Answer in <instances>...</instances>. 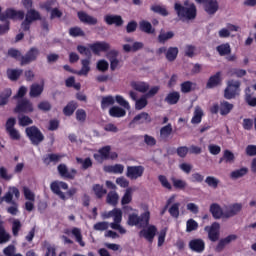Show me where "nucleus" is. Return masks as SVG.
Listing matches in <instances>:
<instances>
[{
	"label": "nucleus",
	"mask_w": 256,
	"mask_h": 256,
	"mask_svg": "<svg viewBox=\"0 0 256 256\" xmlns=\"http://www.w3.org/2000/svg\"><path fill=\"white\" fill-rule=\"evenodd\" d=\"M244 93L245 102L250 107H256V97H253V91L251 90V87H246Z\"/></svg>",
	"instance_id": "nucleus-31"
},
{
	"label": "nucleus",
	"mask_w": 256,
	"mask_h": 256,
	"mask_svg": "<svg viewBox=\"0 0 256 256\" xmlns=\"http://www.w3.org/2000/svg\"><path fill=\"white\" fill-rule=\"evenodd\" d=\"M219 229H221V226L217 222L212 223L211 226L205 227V231H208L210 241L215 242L219 240Z\"/></svg>",
	"instance_id": "nucleus-18"
},
{
	"label": "nucleus",
	"mask_w": 256,
	"mask_h": 256,
	"mask_svg": "<svg viewBox=\"0 0 256 256\" xmlns=\"http://www.w3.org/2000/svg\"><path fill=\"white\" fill-rule=\"evenodd\" d=\"M14 111L15 113H33V103L27 98H22L18 100Z\"/></svg>",
	"instance_id": "nucleus-11"
},
{
	"label": "nucleus",
	"mask_w": 256,
	"mask_h": 256,
	"mask_svg": "<svg viewBox=\"0 0 256 256\" xmlns=\"http://www.w3.org/2000/svg\"><path fill=\"white\" fill-rule=\"evenodd\" d=\"M234 107L235 105L231 104L229 101L222 100L220 104L215 103L211 106L210 113H212V115L220 113L222 117H227V115L233 111Z\"/></svg>",
	"instance_id": "nucleus-5"
},
{
	"label": "nucleus",
	"mask_w": 256,
	"mask_h": 256,
	"mask_svg": "<svg viewBox=\"0 0 256 256\" xmlns=\"http://www.w3.org/2000/svg\"><path fill=\"white\" fill-rule=\"evenodd\" d=\"M104 171L106 173H114L115 175H121L123 174V171H125V166H123L122 164H115V165H110V166H106L104 168Z\"/></svg>",
	"instance_id": "nucleus-32"
},
{
	"label": "nucleus",
	"mask_w": 256,
	"mask_h": 256,
	"mask_svg": "<svg viewBox=\"0 0 256 256\" xmlns=\"http://www.w3.org/2000/svg\"><path fill=\"white\" fill-rule=\"evenodd\" d=\"M111 154V146H103L98 150V153H95L93 155L95 161H98V163H103V161H108L109 155Z\"/></svg>",
	"instance_id": "nucleus-14"
},
{
	"label": "nucleus",
	"mask_w": 256,
	"mask_h": 256,
	"mask_svg": "<svg viewBox=\"0 0 256 256\" xmlns=\"http://www.w3.org/2000/svg\"><path fill=\"white\" fill-rule=\"evenodd\" d=\"M89 49L92 50L94 55H99L100 53H107L111 49V45L107 42H95L89 45Z\"/></svg>",
	"instance_id": "nucleus-13"
},
{
	"label": "nucleus",
	"mask_w": 256,
	"mask_h": 256,
	"mask_svg": "<svg viewBox=\"0 0 256 256\" xmlns=\"http://www.w3.org/2000/svg\"><path fill=\"white\" fill-rule=\"evenodd\" d=\"M23 75L22 69H8L7 70V77L10 81H17L19 77Z\"/></svg>",
	"instance_id": "nucleus-46"
},
{
	"label": "nucleus",
	"mask_w": 256,
	"mask_h": 256,
	"mask_svg": "<svg viewBox=\"0 0 256 256\" xmlns=\"http://www.w3.org/2000/svg\"><path fill=\"white\" fill-rule=\"evenodd\" d=\"M1 18L4 19V21H7V19H19L20 21H23V19H25V12L21 10L16 11L13 8H7L5 10V15Z\"/></svg>",
	"instance_id": "nucleus-15"
},
{
	"label": "nucleus",
	"mask_w": 256,
	"mask_h": 256,
	"mask_svg": "<svg viewBox=\"0 0 256 256\" xmlns=\"http://www.w3.org/2000/svg\"><path fill=\"white\" fill-rule=\"evenodd\" d=\"M221 83H223V79L221 78V72H216L208 79L206 83V89H215V87H219Z\"/></svg>",
	"instance_id": "nucleus-21"
},
{
	"label": "nucleus",
	"mask_w": 256,
	"mask_h": 256,
	"mask_svg": "<svg viewBox=\"0 0 256 256\" xmlns=\"http://www.w3.org/2000/svg\"><path fill=\"white\" fill-rule=\"evenodd\" d=\"M243 209V205L235 203L229 207L228 210L224 212V217L229 219V217H235Z\"/></svg>",
	"instance_id": "nucleus-27"
},
{
	"label": "nucleus",
	"mask_w": 256,
	"mask_h": 256,
	"mask_svg": "<svg viewBox=\"0 0 256 256\" xmlns=\"http://www.w3.org/2000/svg\"><path fill=\"white\" fill-rule=\"evenodd\" d=\"M139 29L142 31V33H147V35L155 34V28H153L151 22L147 20H142L139 22Z\"/></svg>",
	"instance_id": "nucleus-28"
},
{
	"label": "nucleus",
	"mask_w": 256,
	"mask_h": 256,
	"mask_svg": "<svg viewBox=\"0 0 256 256\" xmlns=\"http://www.w3.org/2000/svg\"><path fill=\"white\" fill-rule=\"evenodd\" d=\"M203 7L207 15H215V13L219 11V2H217V0H208L203 4Z\"/></svg>",
	"instance_id": "nucleus-23"
},
{
	"label": "nucleus",
	"mask_w": 256,
	"mask_h": 256,
	"mask_svg": "<svg viewBox=\"0 0 256 256\" xmlns=\"http://www.w3.org/2000/svg\"><path fill=\"white\" fill-rule=\"evenodd\" d=\"M150 9H151V11H153V13H157L158 15H161L162 17H167L169 15V11H167V8H165V6L152 5Z\"/></svg>",
	"instance_id": "nucleus-52"
},
{
	"label": "nucleus",
	"mask_w": 256,
	"mask_h": 256,
	"mask_svg": "<svg viewBox=\"0 0 256 256\" xmlns=\"http://www.w3.org/2000/svg\"><path fill=\"white\" fill-rule=\"evenodd\" d=\"M241 95V81L239 80H228L226 88L224 89V99L231 101Z\"/></svg>",
	"instance_id": "nucleus-4"
},
{
	"label": "nucleus",
	"mask_w": 256,
	"mask_h": 256,
	"mask_svg": "<svg viewBox=\"0 0 256 256\" xmlns=\"http://www.w3.org/2000/svg\"><path fill=\"white\" fill-rule=\"evenodd\" d=\"M50 189L52 192H54L55 195H58V197H60L62 201H65V199H67V197L65 196V193L61 191V189H64V191H67V189H69V184H67V182L53 181L50 184Z\"/></svg>",
	"instance_id": "nucleus-8"
},
{
	"label": "nucleus",
	"mask_w": 256,
	"mask_h": 256,
	"mask_svg": "<svg viewBox=\"0 0 256 256\" xmlns=\"http://www.w3.org/2000/svg\"><path fill=\"white\" fill-rule=\"evenodd\" d=\"M205 183L208 184V187H212V189H217V187H219V179L213 176H207Z\"/></svg>",
	"instance_id": "nucleus-64"
},
{
	"label": "nucleus",
	"mask_w": 256,
	"mask_h": 256,
	"mask_svg": "<svg viewBox=\"0 0 256 256\" xmlns=\"http://www.w3.org/2000/svg\"><path fill=\"white\" fill-rule=\"evenodd\" d=\"M174 10L181 21H193L197 17V6L194 3L185 2L184 6L176 2Z\"/></svg>",
	"instance_id": "nucleus-1"
},
{
	"label": "nucleus",
	"mask_w": 256,
	"mask_h": 256,
	"mask_svg": "<svg viewBox=\"0 0 256 256\" xmlns=\"http://www.w3.org/2000/svg\"><path fill=\"white\" fill-rule=\"evenodd\" d=\"M131 87L139 93H147L149 91V83L147 82H132Z\"/></svg>",
	"instance_id": "nucleus-41"
},
{
	"label": "nucleus",
	"mask_w": 256,
	"mask_h": 256,
	"mask_svg": "<svg viewBox=\"0 0 256 256\" xmlns=\"http://www.w3.org/2000/svg\"><path fill=\"white\" fill-rule=\"evenodd\" d=\"M216 51L220 57H227L231 55V44L223 43L216 47Z\"/></svg>",
	"instance_id": "nucleus-30"
},
{
	"label": "nucleus",
	"mask_w": 256,
	"mask_h": 256,
	"mask_svg": "<svg viewBox=\"0 0 256 256\" xmlns=\"http://www.w3.org/2000/svg\"><path fill=\"white\" fill-rule=\"evenodd\" d=\"M63 157L64 155L51 153L44 156L42 161L44 165H51V163H59Z\"/></svg>",
	"instance_id": "nucleus-26"
},
{
	"label": "nucleus",
	"mask_w": 256,
	"mask_h": 256,
	"mask_svg": "<svg viewBox=\"0 0 256 256\" xmlns=\"http://www.w3.org/2000/svg\"><path fill=\"white\" fill-rule=\"evenodd\" d=\"M110 117L121 118L127 115V111L119 106H113L109 109Z\"/></svg>",
	"instance_id": "nucleus-33"
},
{
	"label": "nucleus",
	"mask_w": 256,
	"mask_h": 256,
	"mask_svg": "<svg viewBox=\"0 0 256 256\" xmlns=\"http://www.w3.org/2000/svg\"><path fill=\"white\" fill-rule=\"evenodd\" d=\"M13 195L16 199H19V197H21V192L19 191V188L10 186L5 195L0 198V205L3 203V201L5 203L14 205L7 208V213H10V215H17L19 209L17 208V202L13 200Z\"/></svg>",
	"instance_id": "nucleus-2"
},
{
	"label": "nucleus",
	"mask_w": 256,
	"mask_h": 256,
	"mask_svg": "<svg viewBox=\"0 0 256 256\" xmlns=\"http://www.w3.org/2000/svg\"><path fill=\"white\" fill-rule=\"evenodd\" d=\"M44 247L46 248V253L44 256H57V249L55 245H51L49 242H44Z\"/></svg>",
	"instance_id": "nucleus-61"
},
{
	"label": "nucleus",
	"mask_w": 256,
	"mask_h": 256,
	"mask_svg": "<svg viewBox=\"0 0 256 256\" xmlns=\"http://www.w3.org/2000/svg\"><path fill=\"white\" fill-rule=\"evenodd\" d=\"M181 207V203L176 202L170 206L168 209V213L170 216L173 217V219H179V208Z\"/></svg>",
	"instance_id": "nucleus-54"
},
{
	"label": "nucleus",
	"mask_w": 256,
	"mask_h": 256,
	"mask_svg": "<svg viewBox=\"0 0 256 256\" xmlns=\"http://www.w3.org/2000/svg\"><path fill=\"white\" fill-rule=\"evenodd\" d=\"M171 181L174 189H177L179 191H185V189H187V182L185 180L172 177Z\"/></svg>",
	"instance_id": "nucleus-45"
},
{
	"label": "nucleus",
	"mask_w": 256,
	"mask_h": 256,
	"mask_svg": "<svg viewBox=\"0 0 256 256\" xmlns=\"http://www.w3.org/2000/svg\"><path fill=\"white\" fill-rule=\"evenodd\" d=\"M77 107H79V105L77 104V102L75 101H70L68 102V104L63 108V114L66 117H71V115H73V113H75V111L77 110Z\"/></svg>",
	"instance_id": "nucleus-37"
},
{
	"label": "nucleus",
	"mask_w": 256,
	"mask_h": 256,
	"mask_svg": "<svg viewBox=\"0 0 256 256\" xmlns=\"http://www.w3.org/2000/svg\"><path fill=\"white\" fill-rule=\"evenodd\" d=\"M106 217H113L115 223H121L123 220V212L119 208H114L112 211L108 212Z\"/></svg>",
	"instance_id": "nucleus-38"
},
{
	"label": "nucleus",
	"mask_w": 256,
	"mask_h": 256,
	"mask_svg": "<svg viewBox=\"0 0 256 256\" xmlns=\"http://www.w3.org/2000/svg\"><path fill=\"white\" fill-rule=\"evenodd\" d=\"M81 70L78 72V75H89V71H91V58H85L81 60Z\"/></svg>",
	"instance_id": "nucleus-35"
},
{
	"label": "nucleus",
	"mask_w": 256,
	"mask_h": 256,
	"mask_svg": "<svg viewBox=\"0 0 256 256\" xmlns=\"http://www.w3.org/2000/svg\"><path fill=\"white\" fill-rule=\"evenodd\" d=\"M129 97L132 99V101L135 102V109L136 111H141V109H145L146 105H148L147 97L142 96L141 98L137 99V94L134 91L129 92Z\"/></svg>",
	"instance_id": "nucleus-17"
},
{
	"label": "nucleus",
	"mask_w": 256,
	"mask_h": 256,
	"mask_svg": "<svg viewBox=\"0 0 256 256\" xmlns=\"http://www.w3.org/2000/svg\"><path fill=\"white\" fill-rule=\"evenodd\" d=\"M57 4V0H47L46 2L40 4V9H45L48 13L53 11V7Z\"/></svg>",
	"instance_id": "nucleus-62"
},
{
	"label": "nucleus",
	"mask_w": 256,
	"mask_h": 256,
	"mask_svg": "<svg viewBox=\"0 0 256 256\" xmlns=\"http://www.w3.org/2000/svg\"><path fill=\"white\" fill-rule=\"evenodd\" d=\"M149 221H151V212L147 210L140 216L137 213L129 214L127 224L130 227H139L140 229H143L149 226Z\"/></svg>",
	"instance_id": "nucleus-3"
},
{
	"label": "nucleus",
	"mask_w": 256,
	"mask_h": 256,
	"mask_svg": "<svg viewBox=\"0 0 256 256\" xmlns=\"http://www.w3.org/2000/svg\"><path fill=\"white\" fill-rule=\"evenodd\" d=\"M143 173H145V167L141 165L127 166L126 177L131 181H136V179L143 177Z\"/></svg>",
	"instance_id": "nucleus-10"
},
{
	"label": "nucleus",
	"mask_w": 256,
	"mask_h": 256,
	"mask_svg": "<svg viewBox=\"0 0 256 256\" xmlns=\"http://www.w3.org/2000/svg\"><path fill=\"white\" fill-rule=\"evenodd\" d=\"M77 163L82 165L83 171H87V169H91L93 167V160H91L89 157L83 159V158H76Z\"/></svg>",
	"instance_id": "nucleus-51"
},
{
	"label": "nucleus",
	"mask_w": 256,
	"mask_h": 256,
	"mask_svg": "<svg viewBox=\"0 0 256 256\" xmlns=\"http://www.w3.org/2000/svg\"><path fill=\"white\" fill-rule=\"evenodd\" d=\"M197 84L191 81H185L180 84L181 93H191V91H195V87Z\"/></svg>",
	"instance_id": "nucleus-47"
},
{
	"label": "nucleus",
	"mask_w": 256,
	"mask_h": 256,
	"mask_svg": "<svg viewBox=\"0 0 256 256\" xmlns=\"http://www.w3.org/2000/svg\"><path fill=\"white\" fill-rule=\"evenodd\" d=\"M97 199H103L105 195H107V189L103 187L101 184H94L92 187Z\"/></svg>",
	"instance_id": "nucleus-44"
},
{
	"label": "nucleus",
	"mask_w": 256,
	"mask_h": 256,
	"mask_svg": "<svg viewBox=\"0 0 256 256\" xmlns=\"http://www.w3.org/2000/svg\"><path fill=\"white\" fill-rule=\"evenodd\" d=\"M179 55V48L177 47H169L166 50V59L167 61H169L170 63H173V61H175V59H177V56Z\"/></svg>",
	"instance_id": "nucleus-42"
},
{
	"label": "nucleus",
	"mask_w": 256,
	"mask_h": 256,
	"mask_svg": "<svg viewBox=\"0 0 256 256\" xmlns=\"http://www.w3.org/2000/svg\"><path fill=\"white\" fill-rule=\"evenodd\" d=\"M249 170L247 168H240L238 170H234L231 172V179H241V177H245V174L248 173Z\"/></svg>",
	"instance_id": "nucleus-58"
},
{
	"label": "nucleus",
	"mask_w": 256,
	"mask_h": 256,
	"mask_svg": "<svg viewBox=\"0 0 256 256\" xmlns=\"http://www.w3.org/2000/svg\"><path fill=\"white\" fill-rule=\"evenodd\" d=\"M210 213L214 217V219H221L225 213H223V209L217 203H213L210 205Z\"/></svg>",
	"instance_id": "nucleus-36"
},
{
	"label": "nucleus",
	"mask_w": 256,
	"mask_h": 256,
	"mask_svg": "<svg viewBox=\"0 0 256 256\" xmlns=\"http://www.w3.org/2000/svg\"><path fill=\"white\" fill-rule=\"evenodd\" d=\"M70 37H74V38H77V37H85V31H83V29L79 26H74V27H71L68 31Z\"/></svg>",
	"instance_id": "nucleus-49"
},
{
	"label": "nucleus",
	"mask_w": 256,
	"mask_h": 256,
	"mask_svg": "<svg viewBox=\"0 0 256 256\" xmlns=\"http://www.w3.org/2000/svg\"><path fill=\"white\" fill-rule=\"evenodd\" d=\"M151 121L152 119L149 113L141 112L133 118L132 123H136V125H149Z\"/></svg>",
	"instance_id": "nucleus-22"
},
{
	"label": "nucleus",
	"mask_w": 256,
	"mask_h": 256,
	"mask_svg": "<svg viewBox=\"0 0 256 256\" xmlns=\"http://www.w3.org/2000/svg\"><path fill=\"white\" fill-rule=\"evenodd\" d=\"M111 105H115V98L111 95L102 97L101 100V109H107V107H111Z\"/></svg>",
	"instance_id": "nucleus-53"
},
{
	"label": "nucleus",
	"mask_w": 256,
	"mask_h": 256,
	"mask_svg": "<svg viewBox=\"0 0 256 256\" xmlns=\"http://www.w3.org/2000/svg\"><path fill=\"white\" fill-rule=\"evenodd\" d=\"M25 133L29 140L31 141L32 145H39L45 141V136L43 132L39 130L37 126H30L25 129Z\"/></svg>",
	"instance_id": "nucleus-6"
},
{
	"label": "nucleus",
	"mask_w": 256,
	"mask_h": 256,
	"mask_svg": "<svg viewBox=\"0 0 256 256\" xmlns=\"http://www.w3.org/2000/svg\"><path fill=\"white\" fill-rule=\"evenodd\" d=\"M11 239V235L5 231V226H3V221L0 220V245L7 243Z\"/></svg>",
	"instance_id": "nucleus-48"
},
{
	"label": "nucleus",
	"mask_w": 256,
	"mask_h": 256,
	"mask_svg": "<svg viewBox=\"0 0 256 256\" xmlns=\"http://www.w3.org/2000/svg\"><path fill=\"white\" fill-rule=\"evenodd\" d=\"M77 17L81 23H84L85 25H97L98 20L97 18L87 14L85 11H79L77 12Z\"/></svg>",
	"instance_id": "nucleus-19"
},
{
	"label": "nucleus",
	"mask_w": 256,
	"mask_h": 256,
	"mask_svg": "<svg viewBox=\"0 0 256 256\" xmlns=\"http://www.w3.org/2000/svg\"><path fill=\"white\" fill-rule=\"evenodd\" d=\"M39 55H41V52L39 51V48L37 47H31L24 56L21 57V65H29L33 62H35Z\"/></svg>",
	"instance_id": "nucleus-9"
},
{
	"label": "nucleus",
	"mask_w": 256,
	"mask_h": 256,
	"mask_svg": "<svg viewBox=\"0 0 256 256\" xmlns=\"http://www.w3.org/2000/svg\"><path fill=\"white\" fill-rule=\"evenodd\" d=\"M158 181L164 189H167L168 191H173V185H171V182H169V180L167 179V176L159 175Z\"/></svg>",
	"instance_id": "nucleus-56"
},
{
	"label": "nucleus",
	"mask_w": 256,
	"mask_h": 256,
	"mask_svg": "<svg viewBox=\"0 0 256 256\" xmlns=\"http://www.w3.org/2000/svg\"><path fill=\"white\" fill-rule=\"evenodd\" d=\"M104 21L107 25H116V27H121L124 23L123 18L119 15H106Z\"/></svg>",
	"instance_id": "nucleus-25"
},
{
	"label": "nucleus",
	"mask_w": 256,
	"mask_h": 256,
	"mask_svg": "<svg viewBox=\"0 0 256 256\" xmlns=\"http://www.w3.org/2000/svg\"><path fill=\"white\" fill-rule=\"evenodd\" d=\"M179 99H181V94L177 91H173L167 94L164 101L168 105H177L179 103Z\"/></svg>",
	"instance_id": "nucleus-29"
},
{
	"label": "nucleus",
	"mask_w": 256,
	"mask_h": 256,
	"mask_svg": "<svg viewBox=\"0 0 256 256\" xmlns=\"http://www.w3.org/2000/svg\"><path fill=\"white\" fill-rule=\"evenodd\" d=\"M173 133V126L171 125V123L167 124L166 126H163L160 129V137H162V139H168V137Z\"/></svg>",
	"instance_id": "nucleus-55"
},
{
	"label": "nucleus",
	"mask_w": 256,
	"mask_h": 256,
	"mask_svg": "<svg viewBox=\"0 0 256 256\" xmlns=\"http://www.w3.org/2000/svg\"><path fill=\"white\" fill-rule=\"evenodd\" d=\"M43 89H44L43 85H40L37 83L32 84L30 86V93H29L30 97H33V98L40 97V95L43 93Z\"/></svg>",
	"instance_id": "nucleus-43"
},
{
	"label": "nucleus",
	"mask_w": 256,
	"mask_h": 256,
	"mask_svg": "<svg viewBox=\"0 0 256 256\" xmlns=\"http://www.w3.org/2000/svg\"><path fill=\"white\" fill-rule=\"evenodd\" d=\"M12 91L10 88L5 89L1 94H0V106L7 105L9 101V97H11Z\"/></svg>",
	"instance_id": "nucleus-57"
},
{
	"label": "nucleus",
	"mask_w": 256,
	"mask_h": 256,
	"mask_svg": "<svg viewBox=\"0 0 256 256\" xmlns=\"http://www.w3.org/2000/svg\"><path fill=\"white\" fill-rule=\"evenodd\" d=\"M8 57H12V59H16V61H20V65H21V58L23 57L21 55V51L15 48H10L8 50Z\"/></svg>",
	"instance_id": "nucleus-63"
},
{
	"label": "nucleus",
	"mask_w": 256,
	"mask_h": 256,
	"mask_svg": "<svg viewBox=\"0 0 256 256\" xmlns=\"http://www.w3.org/2000/svg\"><path fill=\"white\" fill-rule=\"evenodd\" d=\"M232 241H237V235L230 234L227 237L220 239L215 248L216 253H221V251L225 249V246L229 245V243H232Z\"/></svg>",
	"instance_id": "nucleus-20"
},
{
	"label": "nucleus",
	"mask_w": 256,
	"mask_h": 256,
	"mask_svg": "<svg viewBox=\"0 0 256 256\" xmlns=\"http://www.w3.org/2000/svg\"><path fill=\"white\" fill-rule=\"evenodd\" d=\"M203 121V109L201 107L197 106L194 110V115L191 119L192 125H199Z\"/></svg>",
	"instance_id": "nucleus-40"
},
{
	"label": "nucleus",
	"mask_w": 256,
	"mask_h": 256,
	"mask_svg": "<svg viewBox=\"0 0 256 256\" xmlns=\"http://www.w3.org/2000/svg\"><path fill=\"white\" fill-rule=\"evenodd\" d=\"M155 235H157V227L155 225H150L147 229H143L139 233V236L144 237L148 243H153Z\"/></svg>",
	"instance_id": "nucleus-16"
},
{
	"label": "nucleus",
	"mask_w": 256,
	"mask_h": 256,
	"mask_svg": "<svg viewBox=\"0 0 256 256\" xmlns=\"http://www.w3.org/2000/svg\"><path fill=\"white\" fill-rule=\"evenodd\" d=\"M57 171H58L60 177H62L63 179L73 180V179H75V177H77V169L71 168L69 170V168H67L66 164H59L57 166Z\"/></svg>",
	"instance_id": "nucleus-12"
},
{
	"label": "nucleus",
	"mask_w": 256,
	"mask_h": 256,
	"mask_svg": "<svg viewBox=\"0 0 256 256\" xmlns=\"http://www.w3.org/2000/svg\"><path fill=\"white\" fill-rule=\"evenodd\" d=\"M0 179L2 181H11L13 179V174L9 173V170L4 166L0 167Z\"/></svg>",
	"instance_id": "nucleus-59"
},
{
	"label": "nucleus",
	"mask_w": 256,
	"mask_h": 256,
	"mask_svg": "<svg viewBox=\"0 0 256 256\" xmlns=\"http://www.w3.org/2000/svg\"><path fill=\"white\" fill-rule=\"evenodd\" d=\"M189 249L195 253H203L205 251V242L201 239L190 240Z\"/></svg>",
	"instance_id": "nucleus-24"
},
{
	"label": "nucleus",
	"mask_w": 256,
	"mask_h": 256,
	"mask_svg": "<svg viewBox=\"0 0 256 256\" xmlns=\"http://www.w3.org/2000/svg\"><path fill=\"white\" fill-rule=\"evenodd\" d=\"M174 37H175V33L173 31L165 32L164 30H162L158 35V42L164 45V43H167L169 39H173Z\"/></svg>",
	"instance_id": "nucleus-39"
},
{
	"label": "nucleus",
	"mask_w": 256,
	"mask_h": 256,
	"mask_svg": "<svg viewBox=\"0 0 256 256\" xmlns=\"http://www.w3.org/2000/svg\"><path fill=\"white\" fill-rule=\"evenodd\" d=\"M72 235H74L77 243H79L80 247H85V242L83 241V235L81 234V230L79 228L72 229Z\"/></svg>",
	"instance_id": "nucleus-60"
},
{
	"label": "nucleus",
	"mask_w": 256,
	"mask_h": 256,
	"mask_svg": "<svg viewBox=\"0 0 256 256\" xmlns=\"http://www.w3.org/2000/svg\"><path fill=\"white\" fill-rule=\"evenodd\" d=\"M106 203L112 205V207H117L119 203V194L116 191H110L106 196Z\"/></svg>",
	"instance_id": "nucleus-34"
},
{
	"label": "nucleus",
	"mask_w": 256,
	"mask_h": 256,
	"mask_svg": "<svg viewBox=\"0 0 256 256\" xmlns=\"http://www.w3.org/2000/svg\"><path fill=\"white\" fill-rule=\"evenodd\" d=\"M34 21H41V13L35 9L27 10L25 19L21 23V29H23V31H30L31 24L34 23Z\"/></svg>",
	"instance_id": "nucleus-7"
},
{
	"label": "nucleus",
	"mask_w": 256,
	"mask_h": 256,
	"mask_svg": "<svg viewBox=\"0 0 256 256\" xmlns=\"http://www.w3.org/2000/svg\"><path fill=\"white\" fill-rule=\"evenodd\" d=\"M131 201H133V189L127 188L121 199V205H129Z\"/></svg>",
	"instance_id": "nucleus-50"
}]
</instances>
